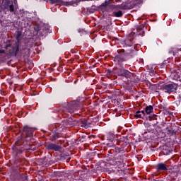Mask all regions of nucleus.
I'll return each instance as SVG.
<instances>
[{"label":"nucleus","mask_w":181,"mask_h":181,"mask_svg":"<svg viewBox=\"0 0 181 181\" xmlns=\"http://www.w3.org/2000/svg\"><path fill=\"white\" fill-rule=\"evenodd\" d=\"M145 26H146V24L145 23L139 25L136 29V35L139 36H144L145 35Z\"/></svg>","instance_id":"obj_13"},{"label":"nucleus","mask_w":181,"mask_h":181,"mask_svg":"<svg viewBox=\"0 0 181 181\" xmlns=\"http://www.w3.org/2000/svg\"><path fill=\"white\" fill-rule=\"evenodd\" d=\"M119 138L117 137L115 134H110L107 136V146L109 148H112L114 146H117L118 145V141Z\"/></svg>","instance_id":"obj_4"},{"label":"nucleus","mask_w":181,"mask_h":181,"mask_svg":"<svg viewBox=\"0 0 181 181\" xmlns=\"http://www.w3.org/2000/svg\"><path fill=\"white\" fill-rule=\"evenodd\" d=\"M177 88V86L175 83H164L158 86V90H162L164 93L167 94H170L171 93H175Z\"/></svg>","instance_id":"obj_3"},{"label":"nucleus","mask_w":181,"mask_h":181,"mask_svg":"<svg viewBox=\"0 0 181 181\" xmlns=\"http://www.w3.org/2000/svg\"><path fill=\"white\" fill-rule=\"evenodd\" d=\"M179 50L181 52V48H180Z\"/></svg>","instance_id":"obj_43"},{"label":"nucleus","mask_w":181,"mask_h":181,"mask_svg":"<svg viewBox=\"0 0 181 181\" xmlns=\"http://www.w3.org/2000/svg\"><path fill=\"white\" fill-rule=\"evenodd\" d=\"M134 118H142V119H145V117H143L142 114L141 113V111L139 110L136 112V114L134 115Z\"/></svg>","instance_id":"obj_26"},{"label":"nucleus","mask_w":181,"mask_h":181,"mask_svg":"<svg viewBox=\"0 0 181 181\" xmlns=\"http://www.w3.org/2000/svg\"><path fill=\"white\" fill-rule=\"evenodd\" d=\"M138 1V4L142 2V0H137Z\"/></svg>","instance_id":"obj_40"},{"label":"nucleus","mask_w":181,"mask_h":181,"mask_svg":"<svg viewBox=\"0 0 181 181\" xmlns=\"http://www.w3.org/2000/svg\"><path fill=\"white\" fill-rule=\"evenodd\" d=\"M117 54L115 57L113 62H115L116 67V74L119 77L127 69L125 66H127V62L129 60L128 56L131 54V49H118Z\"/></svg>","instance_id":"obj_1"},{"label":"nucleus","mask_w":181,"mask_h":181,"mask_svg":"<svg viewBox=\"0 0 181 181\" xmlns=\"http://www.w3.org/2000/svg\"><path fill=\"white\" fill-rule=\"evenodd\" d=\"M4 53H5V49H0V54H4Z\"/></svg>","instance_id":"obj_39"},{"label":"nucleus","mask_w":181,"mask_h":181,"mask_svg":"<svg viewBox=\"0 0 181 181\" xmlns=\"http://www.w3.org/2000/svg\"><path fill=\"white\" fill-rule=\"evenodd\" d=\"M2 19H4V13L0 11V23H2Z\"/></svg>","instance_id":"obj_35"},{"label":"nucleus","mask_w":181,"mask_h":181,"mask_svg":"<svg viewBox=\"0 0 181 181\" xmlns=\"http://www.w3.org/2000/svg\"><path fill=\"white\" fill-rule=\"evenodd\" d=\"M76 124H78V127L86 128V129L91 127V123H88V122L86 119H81L79 120H76Z\"/></svg>","instance_id":"obj_11"},{"label":"nucleus","mask_w":181,"mask_h":181,"mask_svg":"<svg viewBox=\"0 0 181 181\" xmlns=\"http://www.w3.org/2000/svg\"><path fill=\"white\" fill-rule=\"evenodd\" d=\"M129 144V141L128 140L127 136H121L119 138L117 145H119V146H122L124 149V148H125L126 146H128Z\"/></svg>","instance_id":"obj_10"},{"label":"nucleus","mask_w":181,"mask_h":181,"mask_svg":"<svg viewBox=\"0 0 181 181\" xmlns=\"http://www.w3.org/2000/svg\"><path fill=\"white\" fill-rule=\"evenodd\" d=\"M6 49L8 50L9 56H16L19 52V44L16 43L14 47L11 44H8L6 45Z\"/></svg>","instance_id":"obj_6"},{"label":"nucleus","mask_w":181,"mask_h":181,"mask_svg":"<svg viewBox=\"0 0 181 181\" xmlns=\"http://www.w3.org/2000/svg\"><path fill=\"white\" fill-rule=\"evenodd\" d=\"M51 4H59L60 2L59 0H49Z\"/></svg>","instance_id":"obj_36"},{"label":"nucleus","mask_w":181,"mask_h":181,"mask_svg":"<svg viewBox=\"0 0 181 181\" xmlns=\"http://www.w3.org/2000/svg\"><path fill=\"white\" fill-rule=\"evenodd\" d=\"M156 117H157L156 115H152L146 117V119L148 121H152V119H153V118H155Z\"/></svg>","instance_id":"obj_34"},{"label":"nucleus","mask_w":181,"mask_h":181,"mask_svg":"<svg viewBox=\"0 0 181 181\" xmlns=\"http://www.w3.org/2000/svg\"><path fill=\"white\" fill-rule=\"evenodd\" d=\"M156 169L157 172H162V171L166 172L168 170V165L163 163H158L156 165Z\"/></svg>","instance_id":"obj_12"},{"label":"nucleus","mask_w":181,"mask_h":181,"mask_svg":"<svg viewBox=\"0 0 181 181\" xmlns=\"http://www.w3.org/2000/svg\"><path fill=\"white\" fill-rule=\"evenodd\" d=\"M146 130L142 134L143 136H145L148 132H151V134H153L155 129L152 128V125L149 123L146 124Z\"/></svg>","instance_id":"obj_17"},{"label":"nucleus","mask_w":181,"mask_h":181,"mask_svg":"<svg viewBox=\"0 0 181 181\" xmlns=\"http://www.w3.org/2000/svg\"><path fill=\"white\" fill-rule=\"evenodd\" d=\"M116 68H113L112 70L107 69L106 74H107V76H112V74H116Z\"/></svg>","instance_id":"obj_25"},{"label":"nucleus","mask_w":181,"mask_h":181,"mask_svg":"<svg viewBox=\"0 0 181 181\" xmlns=\"http://www.w3.org/2000/svg\"><path fill=\"white\" fill-rule=\"evenodd\" d=\"M106 160L107 163H106L105 164V167H104L105 169L108 168V165H115V163H116V162L112 160V159H111V158H110V157H107L106 158Z\"/></svg>","instance_id":"obj_21"},{"label":"nucleus","mask_w":181,"mask_h":181,"mask_svg":"<svg viewBox=\"0 0 181 181\" xmlns=\"http://www.w3.org/2000/svg\"><path fill=\"white\" fill-rule=\"evenodd\" d=\"M11 1H6L4 2V8L6 9H9V6H10Z\"/></svg>","instance_id":"obj_32"},{"label":"nucleus","mask_w":181,"mask_h":181,"mask_svg":"<svg viewBox=\"0 0 181 181\" xmlns=\"http://www.w3.org/2000/svg\"><path fill=\"white\" fill-rule=\"evenodd\" d=\"M175 62H180V57H175Z\"/></svg>","instance_id":"obj_38"},{"label":"nucleus","mask_w":181,"mask_h":181,"mask_svg":"<svg viewBox=\"0 0 181 181\" xmlns=\"http://www.w3.org/2000/svg\"><path fill=\"white\" fill-rule=\"evenodd\" d=\"M140 112H141V115H143L144 118H145V115L146 114V112H145V110H141V111H140Z\"/></svg>","instance_id":"obj_37"},{"label":"nucleus","mask_w":181,"mask_h":181,"mask_svg":"<svg viewBox=\"0 0 181 181\" xmlns=\"http://www.w3.org/2000/svg\"><path fill=\"white\" fill-rule=\"evenodd\" d=\"M112 16L115 18H122L124 16V13L121 10H113Z\"/></svg>","instance_id":"obj_18"},{"label":"nucleus","mask_w":181,"mask_h":181,"mask_svg":"<svg viewBox=\"0 0 181 181\" xmlns=\"http://www.w3.org/2000/svg\"><path fill=\"white\" fill-rule=\"evenodd\" d=\"M59 138H61V136L59 134V132H54L52 133V134L50 136V139L49 140L53 142L57 139H59Z\"/></svg>","instance_id":"obj_20"},{"label":"nucleus","mask_w":181,"mask_h":181,"mask_svg":"<svg viewBox=\"0 0 181 181\" xmlns=\"http://www.w3.org/2000/svg\"><path fill=\"white\" fill-rule=\"evenodd\" d=\"M110 1L106 0L104 3H102L101 5L100 6V8H107L110 6Z\"/></svg>","instance_id":"obj_27"},{"label":"nucleus","mask_w":181,"mask_h":181,"mask_svg":"<svg viewBox=\"0 0 181 181\" xmlns=\"http://www.w3.org/2000/svg\"><path fill=\"white\" fill-rule=\"evenodd\" d=\"M103 163H105V162H103Z\"/></svg>","instance_id":"obj_45"},{"label":"nucleus","mask_w":181,"mask_h":181,"mask_svg":"<svg viewBox=\"0 0 181 181\" xmlns=\"http://www.w3.org/2000/svg\"><path fill=\"white\" fill-rule=\"evenodd\" d=\"M21 148L23 150H19V148L18 147L13 148L14 152H16V155H21V153L24 151H32V152H35V151H36V146H35V145H26Z\"/></svg>","instance_id":"obj_7"},{"label":"nucleus","mask_w":181,"mask_h":181,"mask_svg":"<svg viewBox=\"0 0 181 181\" xmlns=\"http://www.w3.org/2000/svg\"><path fill=\"white\" fill-rule=\"evenodd\" d=\"M21 36H22V31H17V34H16V40H19V38L21 37Z\"/></svg>","instance_id":"obj_33"},{"label":"nucleus","mask_w":181,"mask_h":181,"mask_svg":"<svg viewBox=\"0 0 181 181\" xmlns=\"http://www.w3.org/2000/svg\"><path fill=\"white\" fill-rule=\"evenodd\" d=\"M119 77H122V80L126 79L127 81H131V72L128 70H126L120 75Z\"/></svg>","instance_id":"obj_14"},{"label":"nucleus","mask_w":181,"mask_h":181,"mask_svg":"<svg viewBox=\"0 0 181 181\" xmlns=\"http://www.w3.org/2000/svg\"><path fill=\"white\" fill-rule=\"evenodd\" d=\"M167 132L170 135H176V132L173 129L167 130Z\"/></svg>","instance_id":"obj_31"},{"label":"nucleus","mask_w":181,"mask_h":181,"mask_svg":"<svg viewBox=\"0 0 181 181\" xmlns=\"http://www.w3.org/2000/svg\"><path fill=\"white\" fill-rule=\"evenodd\" d=\"M33 129L29 127V126L25 125L23 129V135L25 136V138H32L33 136Z\"/></svg>","instance_id":"obj_8"},{"label":"nucleus","mask_w":181,"mask_h":181,"mask_svg":"<svg viewBox=\"0 0 181 181\" xmlns=\"http://www.w3.org/2000/svg\"><path fill=\"white\" fill-rule=\"evenodd\" d=\"M56 177H63V176H66L65 171H57L55 172Z\"/></svg>","instance_id":"obj_24"},{"label":"nucleus","mask_w":181,"mask_h":181,"mask_svg":"<svg viewBox=\"0 0 181 181\" xmlns=\"http://www.w3.org/2000/svg\"><path fill=\"white\" fill-rule=\"evenodd\" d=\"M113 148H115V152L116 153H125V150L124 149V147L121 146L119 147L115 146Z\"/></svg>","instance_id":"obj_22"},{"label":"nucleus","mask_w":181,"mask_h":181,"mask_svg":"<svg viewBox=\"0 0 181 181\" xmlns=\"http://www.w3.org/2000/svg\"><path fill=\"white\" fill-rule=\"evenodd\" d=\"M153 125V127H155V124H152Z\"/></svg>","instance_id":"obj_44"},{"label":"nucleus","mask_w":181,"mask_h":181,"mask_svg":"<svg viewBox=\"0 0 181 181\" xmlns=\"http://www.w3.org/2000/svg\"><path fill=\"white\" fill-rule=\"evenodd\" d=\"M45 149H47V151H54L55 152H59V151H60V149H62V146H59L56 144L49 142L46 145Z\"/></svg>","instance_id":"obj_9"},{"label":"nucleus","mask_w":181,"mask_h":181,"mask_svg":"<svg viewBox=\"0 0 181 181\" xmlns=\"http://www.w3.org/2000/svg\"><path fill=\"white\" fill-rule=\"evenodd\" d=\"M16 181H28V176L23 175V174H21L19 173L16 174Z\"/></svg>","instance_id":"obj_19"},{"label":"nucleus","mask_w":181,"mask_h":181,"mask_svg":"<svg viewBox=\"0 0 181 181\" xmlns=\"http://www.w3.org/2000/svg\"><path fill=\"white\" fill-rule=\"evenodd\" d=\"M134 39L131 38V34H129V36L126 38L124 40V46L131 47V46H133L134 42H132V40Z\"/></svg>","instance_id":"obj_16"},{"label":"nucleus","mask_w":181,"mask_h":181,"mask_svg":"<svg viewBox=\"0 0 181 181\" xmlns=\"http://www.w3.org/2000/svg\"><path fill=\"white\" fill-rule=\"evenodd\" d=\"M132 8H134L133 6H130V9H132Z\"/></svg>","instance_id":"obj_42"},{"label":"nucleus","mask_w":181,"mask_h":181,"mask_svg":"<svg viewBox=\"0 0 181 181\" xmlns=\"http://www.w3.org/2000/svg\"><path fill=\"white\" fill-rule=\"evenodd\" d=\"M66 110L69 112V114H73V112H76L78 108H80V101L78 100H73L71 102H67L65 105Z\"/></svg>","instance_id":"obj_2"},{"label":"nucleus","mask_w":181,"mask_h":181,"mask_svg":"<svg viewBox=\"0 0 181 181\" xmlns=\"http://www.w3.org/2000/svg\"><path fill=\"white\" fill-rule=\"evenodd\" d=\"M62 125L64 128H72V127L77 125V119H73V118L69 117L62 122Z\"/></svg>","instance_id":"obj_5"},{"label":"nucleus","mask_w":181,"mask_h":181,"mask_svg":"<svg viewBox=\"0 0 181 181\" xmlns=\"http://www.w3.org/2000/svg\"><path fill=\"white\" fill-rule=\"evenodd\" d=\"M8 11H9L11 13H13V12H15V6L13 5V4L9 5V6H8Z\"/></svg>","instance_id":"obj_29"},{"label":"nucleus","mask_w":181,"mask_h":181,"mask_svg":"<svg viewBox=\"0 0 181 181\" xmlns=\"http://www.w3.org/2000/svg\"><path fill=\"white\" fill-rule=\"evenodd\" d=\"M110 6L112 7V11H118V10H122V11H125L127 9V6L125 4H120V5H110Z\"/></svg>","instance_id":"obj_15"},{"label":"nucleus","mask_w":181,"mask_h":181,"mask_svg":"<svg viewBox=\"0 0 181 181\" xmlns=\"http://www.w3.org/2000/svg\"><path fill=\"white\" fill-rule=\"evenodd\" d=\"M124 88L131 93V81H127V83L124 86Z\"/></svg>","instance_id":"obj_28"},{"label":"nucleus","mask_w":181,"mask_h":181,"mask_svg":"<svg viewBox=\"0 0 181 181\" xmlns=\"http://www.w3.org/2000/svg\"><path fill=\"white\" fill-rule=\"evenodd\" d=\"M145 112L146 114H147V115L152 114V112H153V106L152 105L146 106L145 108Z\"/></svg>","instance_id":"obj_23"},{"label":"nucleus","mask_w":181,"mask_h":181,"mask_svg":"<svg viewBox=\"0 0 181 181\" xmlns=\"http://www.w3.org/2000/svg\"><path fill=\"white\" fill-rule=\"evenodd\" d=\"M86 136H81L76 140V142H84L86 141Z\"/></svg>","instance_id":"obj_30"},{"label":"nucleus","mask_w":181,"mask_h":181,"mask_svg":"<svg viewBox=\"0 0 181 181\" xmlns=\"http://www.w3.org/2000/svg\"><path fill=\"white\" fill-rule=\"evenodd\" d=\"M25 50H26L27 52H29V49L28 48H25Z\"/></svg>","instance_id":"obj_41"}]
</instances>
